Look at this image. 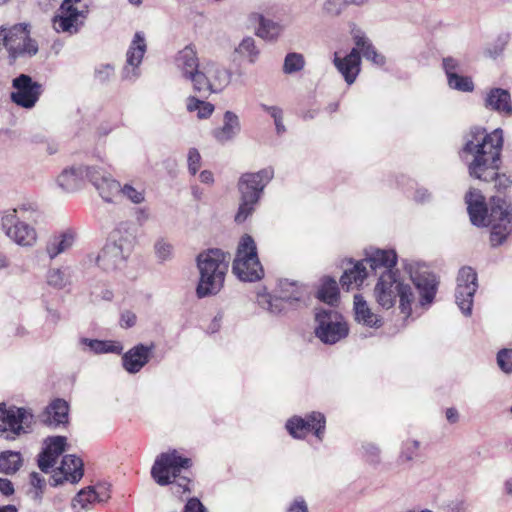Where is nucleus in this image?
Segmentation results:
<instances>
[{"mask_svg": "<svg viewBox=\"0 0 512 512\" xmlns=\"http://www.w3.org/2000/svg\"><path fill=\"white\" fill-rule=\"evenodd\" d=\"M502 146L503 131L501 129L497 128L487 133L484 129L474 128L463 147L469 175L482 181L494 180L498 191H504L512 184L510 175L497 172Z\"/></svg>", "mask_w": 512, "mask_h": 512, "instance_id": "nucleus-1", "label": "nucleus"}, {"mask_svg": "<svg viewBox=\"0 0 512 512\" xmlns=\"http://www.w3.org/2000/svg\"><path fill=\"white\" fill-rule=\"evenodd\" d=\"M413 282L420 294L418 303L412 286L402 279L398 270L381 272L373 288V299L385 310L393 308L398 302L400 312L409 317L414 306H429L436 294V283L432 276L420 275L413 278Z\"/></svg>", "mask_w": 512, "mask_h": 512, "instance_id": "nucleus-2", "label": "nucleus"}, {"mask_svg": "<svg viewBox=\"0 0 512 512\" xmlns=\"http://www.w3.org/2000/svg\"><path fill=\"white\" fill-rule=\"evenodd\" d=\"M467 210L473 225L491 227V242L502 244L512 234V204L504 198L492 197L490 213L479 190L470 189L465 196Z\"/></svg>", "mask_w": 512, "mask_h": 512, "instance_id": "nucleus-3", "label": "nucleus"}, {"mask_svg": "<svg viewBox=\"0 0 512 512\" xmlns=\"http://www.w3.org/2000/svg\"><path fill=\"white\" fill-rule=\"evenodd\" d=\"M37 214V206L32 203L7 209L0 215V230L13 244L25 249L33 248L38 243L39 235L36 227L27 219Z\"/></svg>", "mask_w": 512, "mask_h": 512, "instance_id": "nucleus-4", "label": "nucleus"}, {"mask_svg": "<svg viewBox=\"0 0 512 512\" xmlns=\"http://www.w3.org/2000/svg\"><path fill=\"white\" fill-rule=\"evenodd\" d=\"M196 266L199 274L196 295L206 298L217 295L224 286L228 271L226 254L220 249H208L198 254Z\"/></svg>", "mask_w": 512, "mask_h": 512, "instance_id": "nucleus-5", "label": "nucleus"}, {"mask_svg": "<svg viewBox=\"0 0 512 512\" xmlns=\"http://www.w3.org/2000/svg\"><path fill=\"white\" fill-rule=\"evenodd\" d=\"M132 234L123 228L114 229L102 250L91 261L106 273H113L125 267L133 248Z\"/></svg>", "mask_w": 512, "mask_h": 512, "instance_id": "nucleus-6", "label": "nucleus"}, {"mask_svg": "<svg viewBox=\"0 0 512 512\" xmlns=\"http://www.w3.org/2000/svg\"><path fill=\"white\" fill-rule=\"evenodd\" d=\"M273 175L274 172L271 168L241 175L237 183L240 194L239 207L235 215L237 223L245 222L253 214L264 188L271 181Z\"/></svg>", "mask_w": 512, "mask_h": 512, "instance_id": "nucleus-7", "label": "nucleus"}, {"mask_svg": "<svg viewBox=\"0 0 512 512\" xmlns=\"http://www.w3.org/2000/svg\"><path fill=\"white\" fill-rule=\"evenodd\" d=\"M190 466V459L183 457L178 451L172 450L160 454L151 469V476L160 486L174 483V493L180 494L189 491V479L180 477L183 469Z\"/></svg>", "mask_w": 512, "mask_h": 512, "instance_id": "nucleus-8", "label": "nucleus"}, {"mask_svg": "<svg viewBox=\"0 0 512 512\" xmlns=\"http://www.w3.org/2000/svg\"><path fill=\"white\" fill-rule=\"evenodd\" d=\"M232 272L244 282L257 281L264 274L258 258L256 243L248 234L243 235L238 242Z\"/></svg>", "mask_w": 512, "mask_h": 512, "instance_id": "nucleus-9", "label": "nucleus"}, {"mask_svg": "<svg viewBox=\"0 0 512 512\" xmlns=\"http://www.w3.org/2000/svg\"><path fill=\"white\" fill-rule=\"evenodd\" d=\"M89 13V0H64L52 19L57 33L74 35L80 31Z\"/></svg>", "mask_w": 512, "mask_h": 512, "instance_id": "nucleus-10", "label": "nucleus"}, {"mask_svg": "<svg viewBox=\"0 0 512 512\" xmlns=\"http://www.w3.org/2000/svg\"><path fill=\"white\" fill-rule=\"evenodd\" d=\"M34 422V414L30 409L0 403V437L14 440L29 433Z\"/></svg>", "mask_w": 512, "mask_h": 512, "instance_id": "nucleus-11", "label": "nucleus"}, {"mask_svg": "<svg viewBox=\"0 0 512 512\" xmlns=\"http://www.w3.org/2000/svg\"><path fill=\"white\" fill-rule=\"evenodd\" d=\"M2 44L12 58L28 55L34 56L38 52L37 42L30 37L29 26L24 23L12 26H1Z\"/></svg>", "mask_w": 512, "mask_h": 512, "instance_id": "nucleus-12", "label": "nucleus"}, {"mask_svg": "<svg viewBox=\"0 0 512 512\" xmlns=\"http://www.w3.org/2000/svg\"><path fill=\"white\" fill-rule=\"evenodd\" d=\"M232 72L215 61L207 60L201 65L193 89L200 93L222 92L231 82Z\"/></svg>", "mask_w": 512, "mask_h": 512, "instance_id": "nucleus-13", "label": "nucleus"}, {"mask_svg": "<svg viewBox=\"0 0 512 512\" xmlns=\"http://www.w3.org/2000/svg\"><path fill=\"white\" fill-rule=\"evenodd\" d=\"M315 324V335L325 344H335L348 335L347 323L333 310H317Z\"/></svg>", "mask_w": 512, "mask_h": 512, "instance_id": "nucleus-14", "label": "nucleus"}, {"mask_svg": "<svg viewBox=\"0 0 512 512\" xmlns=\"http://www.w3.org/2000/svg\"><path fill=\"white\" fill-rule=\"evenodd\" d=\"M478 288L477 273L471 267H462L457 276L455 300L459 309L465 316H470L473 306V297Z\"/></svg>", "mask_w": 512, "mask_h": 512, "instance_id": "nucleus-15", "label": "nucleus"}, {"mask_svg": "<svg viewBox=\"0 0 512 512\" xmlns=\"http://www.w3.org/2000/svg\"><path fill=\"white\" fill-rule=\"evenodd\" d=\"M12 87V102L25 109H32L43 92L42 85L26 74L13 79Z\"/></svg>", "mask_w": 512, "mask_h": 512, "instance_id": "nucleus-16", "label": "nucleus"}, {"mask_svg": "<svg viewBox=\"0 0 512 512\" xmlns=\"http://www.w3.org/2000/svg\"><path fill=\"white\" fill-rule=\"evenodd\" d=\"M286 429L293 438L302 439L313 431L314 435L322 440L325 430V417L320 412H312L305 418L293 416L287 420Z\"/></svg>", "mask_w": 512, "mask_h": 512, "instance_id": "nucleus-17", "label": "nucleus"}, {"mask_svg": "<svg viewBox=\"0 0 512 512\" xmlns=\"http://www.w3.org/2000/svg\"><path fill=\"white\" fill-rule=\"evenodd\" d=\"M146 49L147 44L144 35L141 32H137L126 53V65L122 70V78L124 80L134 82L139 78V67L146 53Z\"/></svg>", "mask_w": 512, "mask_h": 512, "instance_id": "nucleus-18", "label": "nucleus"}, {"mask_svg": "<svg viewBox=\"0 0 512 512\" xmlns=\"http://www.w3.org/2000/svg\"><path fill=\"white\" fill-rule=\"evenodd\" d=\"M174 63L181 77L188 80L194 86L201 69L195 47L187 45L181 49L176 54Z\"/></svg>", "mask_w": 512, "mask_h": 512, "instance_id": "nucleus-19", "label": "nucleus"}, {"mask_svg": "<svg viewBox=\"0 0 512 512\" xmlns=\"http://www.w3.org/2000/svg\"><path fill=\"white\" fill-rule=\"evenodd\" d=\"M89 182L107 202H112L119 195L120 183L99 166H91Z\"/></svg>", "mask_w": 512, "mask_h": 512, "instance_id": "nucleus-20", "label": "nucleus"}, {"mask_svg": "<svg viewBox=\"0 0 512 512\" xmlns=\"http://www.w3.org/2000/svg\"><path fill=\"white\" fill-rule=\"evenodd\" d=\"M333 64L343 76L345 82L351 85L355 82L361 71V56L358 48H353L347 55L341 56L338 52L333 55Z\"/></svg>", "mask_w": 512, "mask_h": 512, "instance_id": "nucleus-21", "label": "nucleus"}, {"mask_svg": "<svg viewBox=\"0 0 512 512\" xmlns=\"http://www.w3.org/2000/svg\"><path fill=\"white\" fill-rule=\"evenodd\" d=\"M154 345L137 344L122 355V366L129 374H136L150 361Z\"/></svg>", "mask_w": 512, "mask_h": 512, "instance_id": "nucleus-22", "label": "nucleus"}, {"mask_svg": "<svg viewBox=\"0 0 512 512\" xmlns=\"http://www.w3.org/2000/svg\"><path fill=\"white\" fill-rule=\"evenodd\" d=\"M110 498L109 487L105 484L96 487H87L78 492L72 500L74 512L88 510L93 504L106 502Z\"/></svg>", "mask_w": 512, "mask_h": 512, "instance_id": "nucleus-23", "label": "nucleus"}, {"mask_svg": "<svg viewBox=\"0 0 512 512\" xmlns=\"http://www.w3.org/2000/svg\"><path fill=\"white\" fill-rule=\"evenodd\" d=\"M91 166L75 165L65 168L57 177L56 182L65 192L79 190L85 179L89 180Z\"/></svg>", "mask_w": 512, "mask_h": 512, "instance_id": "nucleus-24", "label": "nucleus"}, {"mask_svg": "<svg viewBox=\"0 0 512 512\" xmlns=\"http://www.w3.org/2000/svg\"><path fill=\"white\" fill-rule=\"evenodd\" d=\"M484 106L504 117L512 116L511 95L506 89L497 87L489 89L484 97Z\"/></svg>", "mask_w": 512, "mask_h": 512, "instance_id": "nucleus-25", "label": "nucleus"}, {"mask_svg": "<svg viewBox=\"0 0 512 512\" xmlns=\"http://www.w3.org/2000/svg\"><path fill=\"white\" fill-rule=\"evenodd\" d=\"M39 420L51 427H58L68 423L69 406L63 399H54L38 415Z\"/></svg>", "mask_w": 512, "mask_h": 512, "instance_id": "nucleus-26", "label": "nucleus"}, {"mask_svg": "<svg viewBox=\"0 0 512 512\" xmlns=\"http://www.w3.org/2000/svg\"><path fill=\"white\" fill-rule=\"evenodd\" d=\"M83 477V462L75 455H66L63 457L58 471L53 475L55 484H60L64 480L71 483H77Z\"/></svg>", "mask_w": 512, "mask_h": 512, "instance_id": "nucleus-27", "label": "nucleus"}, {"mask_svg": "<svg viewBox=\"0 0 512 512\" xmlns=\"http://www.w3.org/2000/svg\"><path fill=\"white\" fill-rule=\"evenodd\" d=\"M351 35L355 43V48L359 50V55L362 54L365 59L377 66H383L385 64V57L377 52L370 39L361 29L357 28L354 23L351 24Z\"/></svg>", "mask_w": 512, "mask_h": 512, "instance_id": "nucleus-28", "label": "nucleus"}, {"mask_svg": "<svg viewBox=\"0 0 512 512\" xmlns=\"http://www.w3.org/2000/svg\"><path fill=\"white\" fill-rule=\"evenodd\" d=\"M240 132L241 122L239 116L232 111H226L223 115L222 125L215 128L212 135L217 142L226 144L233 141Z\"/></svg>", "mask_w": 512, "mask_h": 512, "instance_id": "nucleus-29", "label": "nucleus"}, {"mask_svg": "<svg viewBox=\"0 0 512 512\" xmlns=\"http://www.w3.org/2000/svg\"><path fill=\"white\" fill-rule=\"evenodd\" d=\"M362 261L365 263L366 267L369 266L379 275L381 272H386L388 270H397L395 268L397 263V254L394 250H373Z\"/></svg>", "mask_w": 512, "mask_h": 512, "instance_id": "nucleus-30", "label": "nucleus"}, {"mask_svg": "<svg viewBox=\"0 0 512 512\" xmlns=\"http://www.w3.org/2000/svg\"><path fill=\"white\" fill-rule=\"evenodd\" d=\"M45 445L44 451L39 456L38 465L42 471L47 472L65 450L66 438L64 436L50 437L45 441Z\"/></svg>", "mask_w": 512, "mask_h": 512, "instance_id": "nucleus-31", "label": "nucleus"}, {"mask_svg": "<svg viewBox=\"0 0 512 512\" xmlns=\"http://www.w3.org/2000/svg\"><path fill=\"white\" fill-rule=\"evenodd\" d=\"M353 309L357 323L370 328H379L382 326V318L372 311V308L362 295L356 294L354 296Z\"/></svg>", "mask_w": 512, "mask_h": 512, "instance_id": "nucleus-32", "label": "nucleus"}, {"mask_svg": "<svg viewBox=\"0 0 512 512\" xmlns=\"http://www.w3.org/2000/svg\"><path fill=\"white\" fill-rule=\"evenodd\" d=\"M79 347L84 352H92L94 354H121L123 351V345L120 341L115 340H97L82 337L78 342Z\"/></svg>", "mask_w": 512, "mask_h": 512, "instance_id": "nucleus-33", "label": "nucleus"}, {"mask_svg": "<svg viewBox=\"0 0 512 512\" xmlns=\"http://www.w3.org/2000/svg\"><path fill=\"white\" fill-rule=\"evenodd\" d=\"M76 240V232L67 229L55 235L46 245V253L50 259H54L62 253L70 250Z\"/></svg>", "mask_w": 512, "mask_h": 512, "instance_id": "nucleus-34", "label": "nucleus"}, {"mask_svg": "<svg viewBox=\"0 0 512 512\" xmlns=\"http://www.w3.org/2000/svg\"><path fill=\"white\" fill-rule=\"evenodd\" d=\"M275 292L278 293L289 306H296L304 300L306 295V289L303 285L288 279L280 280Z\"/></svg>", "mask_w": 512, "mask_h": 512, "instance_id": "nucleus-35", "label": "nucleus"}, {"mask_svg": "<svg viewBox=\"0 0 512 512\" xmlns=\"http://www.w3.org/2000/svg\"><path fill=\"white\" fill-rule=\"evenodd\" d=\"M368 276L366 265L363 261H357L351 268L344 271L340 283L343 288L351 290L360 287Z\"/></svg>", "mask_w": 512, "mask_h": 512, "instance_id": "nucleus-36", "label": "nucleus"}, {"mask_svg": "<svg viewBox=\"0 0 512 512\" xmlns=\"http://www.w3.org/2000/svg\"><path fill=\"white\" fill-rule=\"evenodd\" d=\"M258 15V28L256 35L265 41H276L284 31V25L280 22L264 17L262 14Z\"/></svg>", "mask_w": 512, "mask_h": 512, "instance_id": "nucleus-37", "label": "nucleus"}, {"mask_svg": "<svg viewBox=\"0 0 512 512\" xmlns=\"http://www.w3.org/2000/svg\"><path fill=\"white\" fill-rule=\"evenodd\" d=\"M234 54L238 59L254 64L259 59L261 51L256 44V40L251 36H246L235 47Z\"/></svg>", "mask_w": 512, "mask_h": 512, "instance_id": "nucleus-38", "label": "nucleus"}, {"mask_svg": "<svg viewBox=\"0 0 512 512\" xmlns=\"http://www.w3.org/2000/svg\"><path fill=\"white\" fill-rule=\"evenodd\" d=\"M185 107L188 113H194L199 120L210 118L215 110V106L212 103L200 100L195 96L186 98Z\"/></svg>", "mask_w": 512, "mask_h": 512, "instance_id": "nucleus-39", "label": "nucleus"}, {"mask_svg": "<svg viewBox=\"0 0 512 512\" xmlns=\"http://www.w3.org/2000/svg\"><path fill=\"white\" fill-rule=\"evenodd\" d=\"M262 306L274 315L286 314L295 306H289L282 297L275 292L274 295L264 296L261 300Z\"/></svg>", "mask_w": 512, "mask_h": 512, "instance_id": "nucleus-40", "label": "nucleus"}, {"mask_svg": "<svg viewBox=\"0 0 512 512\" xmlns=\"http://www.w3.org/2000/svg\"><path fill=\"white\" fill-rule=\"evenodd\" d=\"M318 298L330 305L338 301L339 290L336 280L332 278H324L318 290Z\"/></svg>", "mask_w": 512, "mask_h": 512, "instance_id": "nucleus-41", "label": "nucleus"}, {"mask_svg": "<svg viewBox=\"0 0 512 512\" xmlns=\"http://www.w3.org/2000/svg\"><path fill=\"white\" fill-rule=\"evenodd\" d=\"M22 465L19 452L5 451L0 455V472L5 474L16 473Z\"/></svg>", "mask_w": 512, "mask_h": 512, "instance_id": "nucleus-42", "label": "nucleus"}, {"mask_svg": "<svg viewBox=\"0 0 512 512\" xmlns=\"http://www.w3.org/2000/svg\"><path fill=\"white\" fill-rule=\"evenodd\" d=\"M153 248L155 257L161 263L170 261L174 256L173 244L166 238H158Z\"/></svg>", "mask_w": 512, "mask_h": 512, "instance_id": "nucleus-43", "label": "nucleus"}, {"mask_svg": "<svg viewBox=\"0 0 512 512\" xmlns=\"http://www.w3.org/2000/svg\"><path fill=\"white\" fill-rule=\"evenodd\" d=\"M305 63V58L301 53H288L284 59L283 71L285 74L299 72L304 69Z\"/></svg>", "mask_w": 512, "mask_h": 512, "instance_id": "nucleus-44", "label": "nucleus"}, {"mask_svg": "<svg viewBox=\"0 0 512 512\" xmlns=\"http://www.w3.org/2000/svg\"><path fill=\"white\" fill-rule=\"evenodd\" d=\"M119 195H122L133 204H141L145 201V189L132 184L120 185Z\"/></svg>", "mask_w": 512, "mask_h": 512, "instance_id": "nucleus-45", "label": "nucleus"}, {"mask_svg": "<svg viewBox=\"0 0 512 512\" xmlns=\"http://www.w3.org/2000/svg\"><path fill=\"white\" fill-rule=\"evenodd\" d=\"M450 88L461 92H472L474 90V83L470 77L462 76L460 74L452 75L447 79Z\"/></svg>", "mask_w": 512, "mask_h": 512, "instance_id": "nucleus-46", "label": "nucleus"}, {"mask_svg": "<svg viewBox=\"0 0 512 512\" xmlns=\"http://www.w3.org/2000/svg\"><path fill=\"white\" fill-rule=\"evenodd\" d=\"M347 7L346 0H326L322 5V12L326 16H339Z\"/></svg>", "mask_w": 512, "mask_h": 512, "instance_id": "nucleus-47", "label": "nucleus"}, {"mask_svg": "<svg viewBox=\"0 0 512 512\" xmlns=\"http://www.w3.org/2000/svg\"><path fill=\"white\" fill-rule=\"evenodd\" d=\"M46 282L48 285L57 289L65 287L67 283L64 272L58 268H52L47 272Z\"/></svg>", "mask_w": 512, "mask_h": 512, "instance_id": "nucleus-48", "label": "nucleus"}, {"mask_svg": "<svg viewBox=\"0 0 512 512\" xmlns=\"http://www.w3.org/2000/svg\"><path fill=\"white\" fill-rule=\"evenodd\" d=\"M497 363L500 369L505 373L512 372V350L503 349L497 355Z\"/></svg>", "mask_w": 512, "mask_h": 512, "instance_id": "nucleus-49", "label": "nucleus"}, {"mask_svg": "<svg viewBox=\"0 0 512 512\" xmlns=\"http://www.w3.org/2000/svg\"><path fill=\"white\" fill-rule=\"evenodd\" d=\"M188 171L195 175L201 167V155L196 148H190L187 154Z\"/></svg>", "mask_w": 512, "mask_h": 512, "instance_id": "nucleus-50", "label": "nucleus"}, {"mask_svg": "<svg viewBox=\"0 0 512 512\" xmlns=\"http://www.w3.org/2000/svg\"><path fill=\"white\" fill-rule=\"evenodd\" d=\"M114 70V66L110 64H100L95 69V78L99 82L105 83L113 77Z\"/></svg>", "mask_w": 512, "mask_h": 512, "instance_id": "nucleus-51", "label": "nucleus"}, {"mask_svg": "<svg viewBox=\"0 0 512 512\" xmlns=\"http://www.w3.org/2000/svg\"><path fill=\"white\" fill-rule=\"evenodd\" d=\"M363 453L367 461L370 463H378L380 460V448L373 443L362 445Z\"/></svg>", "mask_w": 512, "mask_h": 512, "instance_id": "nucleus-52", "label": "nucleus"}, {"mask_svg": "<svg viewBox=\"0 0 512 512\" xmlns=\"http://www.w3.org/2000/svg\"><path fill=\"white\" fill-rule=\"evenodd\" d=\"M418 449H419L418 441H416V440L407 441L404 444V448L400 455V459L405 462L411 461L414 458Z\"/></svg>", "mask_w": 512, "mask_h": 512, "instance_id": "nucleus-53", "label": "nucleus"}, {"mask_svg": "<svg viewBox=\"0 0 512 512\" xmlns=\"http://www.w3.org/2000/svg\"><path fill=\"white\" fill-rule=\"evenodd\" d=\"M443 68L447 75V79H449L450 76L459 74L458 72L461 70V62L453 57H447L443 59Z\"/></svg>", "mask_w": 512, "mask_h": 512, "instance_id": "nucleus-54", "label": "nucleus"}, {"mask_svg": "<svg viewBox=\"0 0 512 512\" xmlns=\"http://www.w3.org/2000/svg\"><path fill=\"white\" fill-rule=\"evenodd\" d=\"M137 322V316L132 311H124L120 317V325L123 328H131L135 326Z\"/></svg>", "mask_w": 512, "mask_h": 512, "instance_id": "nucleus-55", "label": "nucleus"}, {"mask_svg": "<svg viewBox=\"0 0 512 512\" xmlns=\"http://www.w3.org/2000/svg\"><path fill=\"white\" fill-rule=\"evenodd\" d=\"M184 512H207V509L197 498H191L185 505Z\"/></svg>", "mask_w": 512, "mask_h": 512, "instance_id": "nucleus-56", "label": "nucleus"}, {"mask_svg": "<svg viewBox=\"0 0 512 512\" xmlns=\"http://www.w3.org/2000/svg\"><path fill=\"white\" fill-rule=\"evenodd\" d=\"M431 198H432L431 193L426 188H423V187L416 189V191L414 193V200H415V202H417L419 204H425V203L429 202L431 200Z\"/></svg>", "mask_w": 512, "mask_h": 512, "instance_id": "nucleus-57", "label": "nucleus"}, {"mask_svg": "<svg viewBox=\"0 0 512 512\" xmlns=\"http://www.w3.org/2000/svg\"><path fill=\"white\" fill-rule=\"evenodd\" d=\"M287 512H308V507L303 499H295Z\"/></svg>", "mask_w": 512, "mask_h": 512, "instance_id": "nucleus-58", "label": "nucleus"}, {"mask_svg": "<svg viewBox=\"0 0 512 512\" xmlns=\"http://www.w3.org/2000/svg\"><path fill=\"white\" fill-rule=\"evenodd\" d=\"M199 180L205 185H213L215 182L214 174L210 170H203L199 174Z\"/></svg>", "mask_w": 512, "mask_h": 512, "instance_id": "nucleus-59", "label": "nucleus"}, {"mask_svg": "<svg viewBox=\"0 0 512 512\" xmlns=\"http://www.w3.org/2000/svg\"><path fill=\"white\" fill-rule=\"evenodd\" d=\"M0 492L6 496L13 494L14 488L8 479L0 478Z\"/></svg>", "mask_w": 512, "mask_h": 512, "instance_id": "nucleus-60", "label": "nucleus"}, {"mask_svg": "<svg viewBox=\"0 0 512 512\" xmlns=\"http://www.w3.org/2000/svg\"><path fill=\"white\" fill-rule=\"evenodd\" d=\"M263 109L273 118V120L283 115L282 109L277 106H263Z\"/></svg>", "mask_w": 512, "mask_h": 512, "instance_id": "nucleus-61", "label": "nucleus"}, {"mask_svg": "<svg viewBox=\"0 0 512 512\" xmlns=\"http://www.w3.org/2000/svg\"><path fill=\"white\" fill-rule=\"evenodd\" d=\"M459 415L456 409L454 408H448L446 410V419L450 423H456L458 421Z\"/></svg>", "mask_w": 512, "mask_h": 512, "instance_id": "nucleus-62", "label": "nucleus"}, {"mask_svg": "<svg viewBox=\"0 0 512 512\" xmlns=\"http://www.w3.org/2000/svg\"><path fill=\"white\" fill-rule=\"evenodd\" d=\"M275 129L277 134H282L286 131V128L283 123V115L277 119L274 120Z\"/></svg>", "mask_w": 512, "mask_h": 512, "instance_id": "nucleus-63", "label": "nucleus"}, {"mask_svg": "<svg viewBox=\"0 0 512 512\" xmlns=\"http://www.w3.org/2000/svg\"><path fill=\"white\" fill-rule=\"evenodd\" d=\"M31 484L35 487H41L43 480L41 479L40 475L38 473H31Z\"/></svg>", "mask_w": 512, "mask_h": 512, "instance_id": "nucleus-64", "label": "nucleus"}]
</instances>
